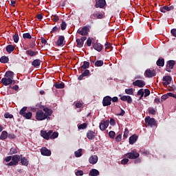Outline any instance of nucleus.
Listing matches in <instances>:
<instances>
[{"mask_svg": "<svg viewBox=\"0 0 176 176\" xmlns=\"http://www.w3.org/2000/svg\"><path fill=\"white\" fill-rule=\"evenodd\" d=\"M82 75H84V76H90V70L85 69L84 72H82Z\"/></svg>", "mask_w": 176, "mask_h": 176, "instance_id": "5fc2aeb1", "label": "nucleus"}, {"mask_svg": "<svg viewBox=\"0 0 176 176\" xmlns=\"http://www.w3.org/2000/svg\"><path fill=\"white\" fill-rule=\"evenodd\" d=\"M104 65V60H97L95 62V67H102Z\"/></svg>", "mask_w": 176, "mask_h": 176, "instance_id": "a19ab883", "label": "nucleus"}, {"mask_svg": "<svg viewBox=\"0 0 176 176\" xmlns=\"http://www.w3.org/2000/svg\"><path fill=\"white\" fill-rule=\"evenodd\" d=\"M157 67H164V58L160 57L156 62Z\"/></svg>", "mask_w": 176, "mask_h": 176, "instance_id": "c85d7f7f", "label": "nucleus"}, {"mask_svg": "<svg viewBox=\"0 0 176 176\" xmlns=\"http://www.w3.org/2000/svg\"><path fill=\"white\" fill-rule=\"evenodd\" d=\"M78 130H85V129H87V123L84 122V123L80 124L78 126Z\"/></svg>", "mask_w": 176, "mask_h": 176, "instance_id": "4c0bfd02", "label": "nucleus"}, {"mask_svg": "<svg viewBox=\"0 0 176 176\" xmlns=\"http://www.w3.org/2000/svg\"><path fill=\"white\" fill-rule=\"evenodd\" d=\"M175 65V60H168L166 62V69L165 71H167V72H171V70L173 68H174V66Z\"/></svg>", "mask_w": 176, "mask_h": 176, "instance_id": "423d86ee", "label": "nucleus"}, {"mask_svg": "<svg viewBox=\"0 0 176 176\" xmlns=\"http://www.w3.org/2000/svg\"><path fill=\"white\" fill-rule=\"evenodd\" d=\"M1 82L4 86H9V85H12V83H13V80L6 77L3 78Z\"/></svg>", "mask_w": 176, "mask_h": 176, "instance_id": "6ab92c4d", "label": "nucleus"}, {"mask_svg": "<svg viewBox=\"0 0 176 176\" xmlns=\"http://www.w3.org/2000/svg\"><path fill=\"white\" fill-rule=\"evenodd\" d=\"M90 67V63L87 61H84L82 65L80 67L81 72H83V69H87Z\"/></svg>", "mask_w": 176, "mask_h": 176, "instance_id": "a878e982", "label": "nucleus"}, {"mask_svg": "<svg viewBox=\"0 0 176 176\" xmlns=\"http://www.w3.org/2000/svg\"><path fill=\"white\" fill-rule=\"evenodd\" d=\"M108 126H109V120H102L100 124L99 127L101 131H104V130H105Z\"/></svg>", "mask_w": 176, "mask_h": 176, "instance_id": "f8f14e48", "label": "nucleus"}, {"mask_svg": "<svg viewBox=\"0 0 176 176\" xmlns=\"http://www.w3.org/2000/svg\"><path fill=\"white\" fill-rule=\"evenodd\" d=\"M64 41H65V37L64 36H59L56 41V46H63L64 45Z\"/></svg>", "mask_w": 176, "mask_h": 176, "instance_id": "5701e85b", "label": "nucleus"}, {"mask_svg": "<svg viewBox=\"0 0 176 176\" xmlns=\"http://www.w3.org/2000/svg\"><path fill=\"white\" fill-rule=\"evenodd\" d=\"M144 89H140L138 91V96H140V100H141V98H142L144 97Z\"/></svg>", "mask_w": 176, "mask_h": 176, "instance_id": "de8ad7c7", "label": "nucleus"}, {"mask_svg": "<svg viewBox=\"0 0 176 176\" xmlns=\"http://www.w3.org/2000/svg\"><path fill=\"white\" fill-rule=\"evenodd\" d=\"M112 102H118L119 98H118L117 96H114L113 98H111Z\"/></svg>", "mask_w": 176, "mask_h": 176, "instance_id": "338daca9", "label": "nucleus"}, {"mask_svg": "<svg viewBox=\"0 0 176 176\" xmlns=\"http://www.w3.org/2000/svg\"><path fill=\"white\" fill-rule=\"evenodd\" d=\"M168 94H164L161 97V100L162 101H166V100H167V98H168Z\"/></svg>", "mask_w": 176, "mask_h": 176, "instance_id": "bf43d9fd", "label": "nucleus"}, {"mask_svg": "<svg viewBox=\"0 0 176 176\" xmlns=\"http://www.w3.org/2000/svg\"><path fill=\"white\" fill-rule=\"evenodd\" d=\"M89 31H90V29L89 28V26H85L82 28H81L80 30L77 31V34H79L80 35H82V36H86L89 34Z\"/></svg>", "mask_w": 176, "mask_h": 176, "instance_id": "1a4fd4ad", "label": "nucleus"}, {"mask_svg": "<svg viewBox=\"0 0 176 176\" xmlns=\"http://www.w3.org/2000/svg\"><path fill=\"white\" fill-rule=\"evenodd\" d=\"M60 30V27L55 26L52 28L51 33L56 32V31Z\"/></svg>", "mask_w": 176, "mask_h": 176, "instance_id": "e2e57ef3", "label": "nucleus"}, {"mask_svg": "<svg viewBox=\"0 0 176 176\" xmlns=\"http://www.w3.org/2000/svg\"><path fill=\"white\" fill-rule=\"evenodd\" d=\"M115 135H116V133L113 131H110L109 133V137L110 138H115Z\"/></svg>", "mask_w": 176, "mask_h": 176, "instance_id": "3c124183", "label": "nucleus"}, {"mask_svg": "<svg viewBox=\"0 0 176 176\" xmlns=\"http://www.w3.org/2000/svg\"><path fill=\"white\" fill-rule=\"evenodd\" d=\"M4 118L6 119H13V115L10 114V113H6L4 114Z\"/></svg>", "mask_w": 176, "mask_h": 176, "instance_id": "09e8293b", "label": "nucleus"}, {"mask_svg": "<svg viewBox=\"0 0 176 176\" xmlns=\"http://www.w3.org/2000/svg\"><path fill=\"white\" fill-rule=\"evenodd\" d=\"M54 86L56 89H64L65 84L64 82H56Z\"/></svg>", "mask_w": 176, "mask_h": 176, "instance_id": "7c9ffc66", "label": "nucleus"}, {"mask_svg": "<svg viewBox=\"0 0 176 176\" xmlns=\"http://www.w3.org/2000/svg\"><path fill=\"white\" fill-rule=\"evenodd\" d=\"M104 46H105V50H107V49H109V50H112V44H111V43L107 42L104 44Z\"/></svg>", "mask_w": 176, "mask_h": 176, "instance_id": "49530a36", "label": "nucleus"}, {"mask_svg": "<svg viewBox=\"0 0 176 176\" xmlns=\"http://www.w3.org/2000/svg\"><path fill=\"white\" fill-rule=\"evenodd\" d=\"M60 29L62 30V31H65V30H67V23L65 21H62V23L60 24Z\"/></svg>", "mask_w": 176, "mask_h": 176, "instance_id": "c03bdc74", "label": "nucleus"}, {"mask_svg": "<svg viewBox=\"0 0 176 176\" xmlns=\"http://www.w3.org/2000/svg\"><path fill=\"white\" fill-rule=\"evenodd\" d=\"M23 39H32V36L30 33H24L23 34Z\"/></svg>", "mask_w": 176, "mask_h": 176, "instance_id": "37998d69", "label": "nucleus"}, {"mask_svg": "<svg viewBox=\"0 0 176 176\" xmlns=\"http://www.w3.org/2000/svg\"><path fill=\"white\" fill-rule=\"evenodd\" d=\"M125 156L128 157V159H137L138 157H140V153H137V151H133L126 153Z\"/></svg>", "mask_w": 176, "mask_h": 176, "instance_id": "9d476101", "label": "nucleus"}, {"mask_svg": "<svg viewBox=\"0 0 176 176\" xmlns=\"http://www.w3.org/2000/svg\"><path fill=\"white\" fill-rule=\"evenodd\" d=\"M129 129L125 128L124 135H123L124 138H127L129 137Z\"/></svg>", "mask_w": 176, "mask_h": 176, "instance_id": "8fccbe9b", "label": "nucleus"}, {"mask_svg": "<svg viewBox=\"0 0 176 176\" xmlns=\"http://www.w3.org/2000/svg\"><path fill=\"white\" fill-rule=\"evenodd\" d=\"M35 41L36 38H32V41L29 43V47H30V49H34L36 46Z\"/></svg>", "mask_w": 176, "mask_h": 176, "instance_id": "473e14b6", "label": "nucleus"}, {"mask_svg": "<svg viewBox=\"0 0 176 176\" xmlns=\"http://www.w3.org/2000/svg\"><path fill=\"white\" fill-rule=\"evenodd\" d=\"M145 85H146V83L142 80H136L133 82V85L138 86V87H144Z\"/></svg>", "mask_w": 176, "mask_h": 176, "instance_id": "ddd939ff", "label": "nucleus"}, {"mask_svg": "<svg viewBox=\"0 0 176 176\" xmlns=\"http://www.w3.org/2000/svg\"><path fill=\"white\" fill-rule=\"evenodd\" d=\"M52 19L53 21H54L55 23H57V21H58L60 20V19H58V16H57V14L52 15Z\"/></svg>", "mask_w": 176, "mask_h": 176, "instance_id": "603ef678", "label": "nucleus"}, {"mask_svg": "<svg viewBox=\"0 0 176 176\" xmlns=\"http://www.w3.org/2000/svg\"><path fill=\"white\" fill-rule=\"evenodd\" d=\"M137 140H138V136L135 134L132 135L129 138V144L130 145H133V144L137 142Z\"/></svg>", "mask_w": 176, "mask_h": 176, "instance_id": "393cba45", "label": "nucleus"}, {"mask_svg": "<svg viewBox=\"0 0 176 176\" xmlns=\"http://www.w3.org/2000/svg\"><path fill=\"white\" fill-rule=\"evenodd\" d=\"M125 93L126 94H129V96H133V94H134V90L133 89V88L126 89Z\"/></svg>", "mask_w": 176, "mask_h": 176, "instance_id": "58836bf2", "label": "nucleus"}, {"mask_svg": "<svg viewBox=\"0 0 176 176\" xmlns=\"http://www.w3.org/2000/svg\"><path fill=\"white\" fill-rule=\"evenodd\" d=\"M12 39L14 42V43H19V34L15 33L13 36H12Z\"/></svg>", "mask_w": 176, "mask_h": 176, "instance_id": "ea45409f", "label": "nucleus"}, {"mask_svg": "<svg viewBox=\"0 0 176 176\" xmlns=\"http://www.w3.org/2000/svg\"><path fill=\"white\" fill-rule=\"evenodd\" d=\"M43 111L45 113H44ZM43 111L38 110L36 112V120H45V119H47L48 116H52V114L53 113V111L47 107L44 108Z\"/></svg>", "mask_w": 176, "mask_h": 176, "instance_id": "f257e3e1", "label": "nucleus"}, {"mask_svg": "<svg viewBox=\"0 0 176 176\" xmlns=\"http://www.w3.org/2000/svg\"><path fill=\"white\" fill-rule=\"evenodd\" d=\"M87 138L88 140H94L96 138V132L92 131H88L87 133Z\"/></svg>", "mask_w": 176, "mask_h": 176, "instance_id": "4be33fe9", "label": "nucleus"}, {"mask_svg": "<svg viewBox=\"0 0 176 176\" xmlns=\"http://www.w3.org/2000/svg\"><path fill=\"white\" fill-rule=\"evenodd\" d=\"M76 175H77V176H78V175H80V176L83 175V170H77L76 172Z\"/></svg>", "mask_w": 176, "mask_h": 176, "instance_id": "774afa93", "label": "nucleus"}, {"mask_svg": "<svg viewBox=\"0 0 176 176\" xmlns=\"http://www.w3.org/2000/svg\"><path fill=\"white\" fill-rule=\"evenodd\" d=\"M76 42L77 43V47H79V48L83 47L84 43L81 41L80 39L76 38Z\"/></svg>", "mask_w": 176, "mask_h": 176, "instance_id": "c9c22d12", "label": "nucleus"}, {"mask_svg": "<svg viewBox=\"0 0 176 176\" xmlns=\"http://www.w3.org/2000/svg\"><path fill=\"white\" fill-rule=\"evenodd\" d=\"M116 142H120L122 141V134H119L116 137Z\"/></svg>", "mask_w": 176, "mask_h": 176, "instance_id": "6e6d98bb", "label": "nucleus"}, {"mask_svg": "<svg viewBox=\"0 0 176 176\" xmlns=\"http://www.w3.org/2000/svg\"><path fill=\"white\" fill-rule=\"evenodd\" d=\"M92 46L94 50H96L97 52H101L104 47L100 43H92Z\"/></svg>", "mask_w": 176, "mask_h": 176, "instance_id": "aec40b11", "label": "nucleus"}, {"mask_svg": "<svg viewBox=\"0 0 176 176\" xmlns=\"http://www.w3.org/2000/svg\"><path fill=\"white\" fill-rule=\"evenodd\" d=\"M15 48L16 47L14 45H8L6 46V50L7 53H9V54H10V53H12V52H13V50H14Z\"/></svg>", "mask_w": 176, "mask_h": 176, "instance_id": "c756f323", "label": "nucleus"}, {"mask_svg": "<svg viewBox=\"0 0 176 176\" xmlns=\"http://www.w3.org/2000/svg\"><path fill=\"white\" fill-rule=\"evenodd\" d=\"M6 138H8V132L3 131L0 135V140H6Z\"/></svg>", "mask_w": 176, "mask_h": 176, "instance_id": "72a5a7b5", "label": "nucleus"}, {"mask_svg": "<svg viewBox=\"0 0 176 176\" xmlns=\"http://www.w3.org/2000/svg\"><path fill=\"white\" fill-rule=\"evenodd\" d=\"M144 120L146 126L153 127V126H156V120L153 118L146 117Z\"/></svg>", "mask_w": 176, "mask_h": 176, "instance_id": "20e7f679", "label": "nucleus"}, {"mask_svg": "<svg viewBox=\"0 0 176 176\" xmlns=\"http://www.w3.org/2000/svg\"><path fill=\"white\" fill-rule=\"evenodd\" d=\"M21 164L22 166H28V160L25 159V157L21 158Z\"/></svg>", "mask_w": 176, "mask_h": 176, "instance_id": "f704fd0d", "label": "nucleus"}, {"mask_svg": "<svg viewBox=\"0 0 176 176\" xmlns=\"http://www.w3.org/2000/svg\"><path fill=\"white\" fill-rule=\"evenodd\" d=\"M90 19L92 20H97L104 19V14L102 12H94L92 14L90 15Z\"/></svg>", "mask_w": 176, "mask_h": 176, "instance_id": "6e6552de", "label": "nucleus"}, {"mask_svg": "<svg viewBox=\"0 0 176 176\" xmlns=\"http://www.w3.org/2000/svg\"><path fill=\"white\" fill-rule=\"evenodd\" d=\"M40 152L43 156H50L52 155V151L47 149L46 147H43L41 148Z\"/></svg>", "mask_w": 176, "mask_h": 176, "instance_id": "4468645a", "label": "nucleus"}, {"mask_svg": "<svg viewBox=\"0 0 176 176\" xmlns=\"http://www.w3.org/2000/svg\"><path fill=\"white\" fill-rule=\"evenodd\" d=\"M160 12H162V13H166V12H170L171 10H174V6H165L162 8H160Z\"/></svg>", "mask_w": 176, "mask_h": 176, "instance_id": "a211bd4d", "label": "nucleus"}, {"mask_svg": "<svg viewBox=\"0 0 176 176\" xmlns=\"http://www.w3.org/2000/svg\"><path fill=\"white\" fill-rule=\"evenodd\" d=\"M109 123H110L111 126H115V124H116V122H115V120L113 118H111Z\"/></svg>", "mask_w": 176, "mask_h": 176, "instance_id": "0e129e2a", "label": "nucleus"}, {"mask_svg": "<svg viewBox=\"0 0 176 176\" xmlns=\"http://www.w3.org/2000/svg\"><path fill=\"white\" fill-rule=\"evenodd\" d=\"M151 94V91L148 89H144V97H148Z\"/></svg>", "mask_w": 176, "mask_h": 176, "instance_id": "052dcab7", "label": "nucleus"}, {"mask_svg": "<svg viewBox=\"0 0 176 176\" xmlns=\"http://www.w3.org/2000/svg\"><path fill=\"white\" fill-rule=\"evenodd\" d=\"M58 137V132H54L51 135H50V138L51 140H54Z\"/></svg>", "mask_w": 176, "mask_h": 176, "instance_id": "a18cd8bd", "label": "nucleus"}, {"mask_svg": "<svg viewBox=\"0 0 176 176\" xmlns=\"http://www.w3.org/2000/svg\"><path fill=\"white\" fill-rule=\"evenodd\" d=\"M27 109H28V107H23L19 111V115L21 116H23L25 119H27L28 120H30V119H32V112L28 111Z\"/></svg>", "mask_w": 176, "mask_h": 176, "instance_id": "f03ea898", "label": "nucleus"}, {"mask_svg": "<svg viewBox=\"0 0 176 176\" xmlns=\"http://www.w3.org/2000/svg\"><path fill=\"white\" fill-rule=\"evenodd\" d=\"M9 61V58L8 56H1L0 58V62L3 64H6Z\"/></svg>", "mask_w": 176, "mask_h": 176, "instance_id": "e433bc0d", "label": "nucleus"}, {"mask_svg": "<svg viewBox=\"0 0 176 176\" xmlns=\"http://www.w3.org/2000/svg\"><path fill=\"white\" fill-rule=\"evenodd\" d=\"M129 163V159L128 158H124L121 160V164H127Z\"/></svg>", "mask_w": 176, "mask_h": 176, "instance_id": "680f3d73", "label": "nucleus"}, {"mask_svg": "<svg viewBox=\"0 0 176 176\" xmlns=\"http://www.w3.org/2000/svg\"><path fill=\"white\" fill-rule=\"evenodd\" d=\"M148 113L150 115H156V110H155V109L150 108L148 109Z\"/></svg>", "mask_w": 176, "mask_h": 176, "instance_id": "864d4df0", "label": "nucleus"}, {"mask_svg": "<svg viewBox=\"0 0 176 176\" xmlns=\"http://www.w3.org/2000/svg\"><path fill=\"white\" fill-rule=\"evenodd\" d=\"M112 98L109 96H107L103 98L102 105L103 107H109L112 104Z\"/></svg>", "mask_w": 176, "mask_h": 176, "instance_id": "0eeeda50", "label": "nucleus"}, {"mask_svg": "<svg viewBox=\"0 0 176 176\" xmlns=\"http://www.w3.org/2000/svg\"><path fill=\"white\" fill-rule=\"evenodd\" d=\"M5 78H7L8 79H11V80H13V76H14V73L13 72H6L5 75Z\"/></svg>", "mask_w": 176, "mask_h": 176, "instance_id": "bb28decb", "label": "nucleus"}, {"mask_svg": "<svg viewBox=\"0 0 176 176\" xmlns=\"http://www.w3.org/2000/svg\"><path fill=\"white\" fill-rule=\"evenodd\" d=\"M25 54L27 56H30V57H35V56H38V51H33L32 50H28L25 51Z\"/></svg>", "mask_w": 176, "mask_h": 176, "instance_id": "412c9836", "label": "nucleus"}, {"mask_svg": "<svg viewBox=\"0 0 176 176\" xmlns=\"http://www.w3.org/2000/svg\"><path fill=\"white\" fill-rule=\"evenodd\" d=\"M145 76L146 78H153V76H156V71H151L150 69H148L145 72Z\"/></svg>", "mask_w": 176, "mask_h": 176, "instance_id": "2eb2a0df", "label": "nucleus"}, {"mask_svg": "<svg viewBox=\"0 0 176 176\" xmlns=\"http://www.w3.org/2000/svg\"><path fill=\"white\" fill-rule=\"evenodd\" d=\"M170 34L173 35V36H175V38H176V29H172L170 30Z\"/></svg>", "mask_w": 176, "mask_h": 176, "instance_id": "69168bd1", "label": "nucleus"}, {"mask_svg": "<svg viewBox=\"0 0 176 176\" xmlns=\"http://www.w3.org/2000/svg\"><path fill=\"white\" fill-rule=\"evenodd\" d=\"M119 97H120L121 101H126L128 104H131L133 102V98H131V96H123L119 95Z\"/></svg>", "mask_w": 176, "mask_h": 176, "instance_id": "dca6fc26", "label": "nucleus"}, {"mask_svg": "<svg viewBox=\"0 0 176 176\" xmlns=\"http://www.w3.org/2000/svg\"><path fill=\"white\" fill-rule=\"evenodd\" d=\"M89 176H98L100 175V171L97 169H91L89 173Z\"/></svg>", "mask_w": 176, "mask_h": 176, "instance_id": "cd10ccee", "label": "nucleus"}, {"mask_svg": "<svg viewBox=\"0 0 176 176\" xmlns=\"http://www.w3.org/2000/svg\"><path fill=\"white\" fill-rule=\"evenodd\" d=\"M91 38L89 37L87 40V46H88V47H90V46H91Z\"/></svg>", "mask_w": 176, "mask_h": 176, "instance_id": "4d7b16f0", "label": "nucleus"}, {"mask_svg": "<svg viewBox=\"0 0 176 176\" xmlns=\"http://www.w3.org/2000/svg\"><path fill=\"white\" fill-rule=\"evenodd\" d=\"M76 157H80L82 156V148H79L78 151L74 152Z\"/></svg>", "mask_w": 176, "mask_h": 176, "instance_id": "79ce46f5", "label": "nucleus"}, {"mask_svg": "<svg viewBox=\"0 0 176 176\" xmlns=\"http://www.w3.org/2000/svg\"><path fill=\"white\" fill-rule=\"evenodd\" d=\"M53 134V131L50 130L48 132L46 131H41V135L44 138V140H50V136Z\"/></svg>", "mask_w": 176, "mask_h": 176, "instance_id": "39448f33", "label": "nucleus"}, {"mask_svg": "<svg viewBox=\"0 0 176 176\" xmlns=\"http://www.w3.org/2000/svg\"><path fill=\"white\" fill-rule=\"evenodd\" d=\"M105 5H107L105 0H96V8H100V9H102Z\"/></svg>", "mask_w": 176, "mask_h": 176, "instance_id": "9b49d317", "label": "nucleus"}, {"mask_svg": "<svg viewBox=\"0 0 176 176\" xmlns=\"http://www.w3.org/2000/svg\"><path fill=\"white\" fill-rule=\"evenodd\" d=\"M19 162H20V155H14L12 157V161L7 166H17Z\"/></svg>", "mask_w": 176, "mask_h": 176, "instance_id": "7ed1b4c3", "label": "nucleus"}, {"mask_svg": "<svg viewBox=\"0 0 176 176\" xmlns=\"http://www.w3.org/2000/svg\"><path fill=\"white\" fill-rule=\"evenodd\" d=\"M32 65H33V67H39V65H41V60L39 59H35L32 62Z\"/></svg>", "mask_w": 176, "mask_h": 176, "instance_id": "2f4dec72", "label": "nucleus"}, {"mask_svg": "<svg viewBox=\"0 0 176 176\" xmlns=\"http://www.w3.org/2000/svg\"><path fill=\"white\" fill-rule=\"evenodd\" d=\"M89 162L91 164H96L98 162V157L97 155H91L89 158Z\"/></svg>", "mask_w": 176, "mask_h": 176, "instance_id": "b1692460", "label": "nucleus"}, {"mask_svg": "<svg viewBox=\"0 0 176 176\" xmlns=\"http://www.w3.org/2000/svg\"><path fill=\"white\" fill-rule=\"evenodd\" d=\"M10 155H14V153H17V149L15 148H11L10 150Z\"/></svg>", "mask_w": 176, "mask_h": 176, "instance_id": "13d9d810", "label": "nucleus"}, {"mask_svg": "<svg viewBox=\"0 0 176 176\" xmlns=\"http://www.w3.org/2000/svg\"><path fill=\"white\" fill-rule=\"evenodd\" d=\"M163 85L164 86H167L168 85H170L171 83V80H173V78L170 76H165L163 77Z\"/></svg>", "mask_w": 176, "mask_h": 176, "instance_id": "f3484780", "label": "nucleus"}]
</instances>
